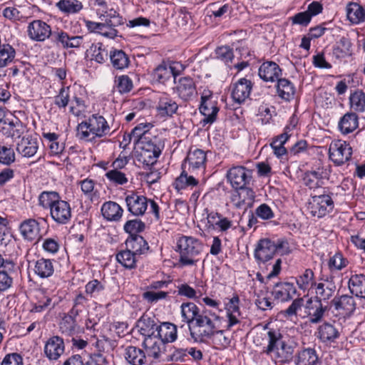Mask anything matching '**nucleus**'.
<instances>
[{
    "mask_svg": "<svg viewBox=\"0 0 365 365\" xmlns=\"http://www.w3.org/2000/svg\"><path fill=\"white\" fill-rule=\"evenodd\" d=\"M330 304L339 316H350L356 309L354 299L348 294L335 296Z\"/></svg>",
    "mask_w": 365,
    "mask_h": 365,
    "instance_id": "4468645a",
    "label": "nucleus"
},
{
    "mask_svg": "<svg viewBox=\"0 0 365 365\" xmlns=\"http://www.w3.org/2000/svg\"><path fill=\"white\" fill-rule=\"evenodd\" d=\"M23 125L16 117L6 118L2 123L1 132L4 135L11 138H19L23 133Z\"/></svg>",
    "mask_w": 365,
    "mask_h": 365,
    "instance_id": "7c9ffc66",
    "label": "nucleus"
},
{
    "mask_svg": "<svg viewBox=\"0 0 365 365\" xmlns=\"http://www.w3.org/2000/svg\"><path fill=\"white\" fill-rule=\"evenodd\" d=\"M65 352V343L58 336H53L45 342L43 354L50 361H57Z\"/></svg>",
    "mask_w": 365,
    "mask_h": 365,
    "instance_id": "2eb2a0df",
    "label": "nucleus"
},
{
    "mask_svg": "<svg viewBox=\"0 0 365 365\" xmlns=\"http://www.w3.org/2000/svg\"><path fill=\"white\" fill-rule=\"evenodd\" d=\"M240 299L237 295L233 296L225 304L226 317L228 319L227 328L230 329L232 327L240 323V317L241 315L240 309Z\"/></svg>",
    "mask_w": 365,
    "mask_h": 365,
    "instance_id": "5701e85b",
    "label": "nucleus"
},
{
    "mask_svg": "<svg viewBox=\"0 0 365 365\" xmlns=\"http://www.w3.org/2000/svg\"><path fill=\"white\" fill-rule=\"evenodd\" d=\"M152 76L153 80L160 83H165L173 76L168 65L162 63L158 65L153 71Z\"/></svg>",
    "mask_w": 365,
    "mask_h": 365,
    "instance_id": "4d7b16f0",
    "label": "nucleus"
},
{
    "mask_svg": "<svg viewBox=\"0 0 365 365\" xmlns=\"http://www.w3.org/2000/svg\"><path fill=\"white\" fill-rule=\"evenodd\" d=\"M19 230L24 239L28 241H37L41 237L40 224L35 219L24 220L19 226Z\"/></svg>",
    "mask_w": 365,
    "mask_h": 365,
    "instance_id": "6ab92c4d",
    "label": "nucleus"
},
{
    "mask_svg": "<svg viewBox=\"0 0 365 365\" xmlns=\"http://www.w3.org/2000/svg\"><path fill=\"white\" fill-rule=\"evenodd\" d=\"M98 14L100 15V18L102 20H104V22L113 26H118L124 24V19L120 15L118 11L113 8L108 9L107 7L106 9L102 10V12H98Z\"/></svg>",
    "mask_w": 365,
    "mask_h": 365,
    "instance_id": "603ef678",
    "label": "nucleus"
},
{
    "mask_svg": "<svg viewBox=\"0 0 365 365\" xmlns=\"http://www.w3.org/2000/svg\"><path fill=\"white\" fill-rule=\"evenodd\" d=\"M315 284L317 300L328 301L331 297H335L334 294L336 289L335 283L332 280V277L324 279V282Z\"/></svg>",
    "mask_w": 365,
    "mask_h": 365,
    "instance_id": "b1692460",
    "label": "nucleus"
},
{
    "mask_svg": "<svg viewBox=\"0 0 365 365\" xmlns=\"http://www.w3.org/2000/svg\"><path fill=\"white\" fill-rule=\"evenodd\" d=\"M352 153L350 144L343 140H333L329 146V158L337 166L349 162L351 158Z\"/></svg>",
    "mask_w": 365,
    "mask_h": 365,
    "instance_id": "423d86ee",
    "label": "nucleus"
},
{
    "mask_svg": "<svg viewBox=\"0 0 365 365\" xmlns=\"http://www.w3.org/2000/svg\"><path fill=\"white\" fill-rule=\"evenodd\" d=\"M194 174H191L185 169L183 167V170L182 171L180 176H178L175 182L174 187L178 190H182L187 188H192L198 185V180H197L194 176Z\"/></svg>",
    "mask_w": 365,
    "mask_h": 365,
    "instance_id": "ea45409f",
    "label": "nucleus"
},
{
    "mask_svg": "<svg viewBox=\"0 0 365 365\" xmlns=\"http://www.w3.org/2000/svg\"><path fill=\"white\" fill-rule=\"evenodd\" d=\"M56 304L55 302H53L51 297L41 294V296L38 297L37 302L34 305L32 311L34 312H42L46 309L53 308Z\"/></svg>",
    "mask_w": 365,
    "mask_h": 365,
    "instance_id": "338daca9",
    "label": "nucleus"
},
{
    "mask_svg": "<svg viewBox=\"0 0 365 365\" xmlns=\"http://www.w3.org/2000/svg\"><path fill=\"white\" fill-rule=\"evenodd\" d=\"M29 37L36 41H44L53 35L51 26L42 20H34L27 27Z\"/></svg>",
    "mask_w": 365,
    "mask_h": 365,
    "instance_id": "ddd939ff",
    "label": "nucleus"
},
{
    "mask_svg": "<svg viewBox=\"0 0 365 365\" xmlns=\"http://www.w3.org/2000/svg\"><path fill=\"white\" fill-rule=\"evenodd\" d=\"M58 10L66 15H72L79 13L83 8V5L79 0H60L56 4Z\"/></svg>",
    "mask_w": 365,
    "mask_h": 365,
    "instance_id": "49530a36",
    "label": "nucleus"
},
{
    "mask_svg": "<svg viewBox=\"0 0 365 365\" xmlns=\"http://www.w3.org/2000/svg\"><path fill=\"white\" fill-rule=\"evenodd\" d=\"M293 353V347L283 341V342L272 354V356H269L274 359L277 362L284 363L289 361L292 359Z\"/></svg>",
    "mask_w": 365,
    "mask_h": 365,
    "instance_id": "09e8293b",
    "label": "nucleus"
},
{
    "mask_svg": "<svg viewBox=\"0 0 365 365\" xmlns=\"http://www.w3.org/2000/svg\"><path fill=\"white\" fill-rule=\"evenodd\" d=\"M359 127V117L355 113H345L338 122V129L342 135L353 133Z\"/></svg>",
    "mask_w": 365,
    "mask_h": 365,
    "instance_id": "c85d7f7f",
    "label": "nucleus"
},
{
    "mask_svg": "<svg viewBox=\"0 0 365 365\" xmlns=\"http://www.w3.org/2000/svg\"><path fill=\"white\" fill-rule=\"evenodd\" d=\"M145 223L139 219L130 220L125 222L123 226L124 231L130 235V237L138 236V233L144 231Z\"/></svg>",
    "mask_w": 365,
    "mask_h": 365,
    "instance_id": "680f3d73",
    "label": "nucleus"
},
{
    "mask_svg": "<svg viewBox=\"0 0 365 365\" xmlns=\"http://www.w3.org/2000/svg\"><path fill=\"white\" fill-rule=\"evenodd\" d=\"M200 313L201 311L199 307L193 302H183L180 305V314L182 322L187 324L189 327L193 323Z\"/></svg>",
    "mask_w": 365,
    "mask_h": 365,
    "instance_id": "58836bf2",
    "label": "nucleus"
},
{
    "mask_svg": "<svg viewBox=\"0 0 365 365\" xmlns=\"http://www.w3.org/2000/svg\"><path fill=\"white\" fill-rule=\"evenodd\" d=\"M109 182L115 185H123L128 182L127 174L122 170H109L105 174Z\"/></svg>",
    "mask_w": 365,
    "mask_h": 365,
    "instance_id": "0e129e2a",
    "label": "nucleus"
},
{
    "mask_svg": "<svg viewBox=\"0 0 365 365\" xmlns=\"http://www.w3.org/2000/svg\"><path fill=\"white\" fill-rule=\"evenodd\" d=\"M255 197V192L251 188L244 187L235 189L232 195L231 202L235 207L247 210L252 206Z\"/></svg>",
    "mask_w": 365,
    "mask_h": 365,
    "instance_id": "f3484780",
    "label": "nucleus"
},
{
    "mask_svg": "<svg viewBox=\"0 0 365 365\" xmlns=\"http://www.w3.org/2000/svg\"><path fill=\"white\" fill-rule=\"evenodd\" d=\"M277 92L282 99L289 101L294 96L295 87L288 79L279 78L277 80Z\"/></svg>",
    "mask_w": 365,
    "mask_h": 365,
    "instance_id": "a18cd8bd",
    "label": "nucleus"
},
{
    "mask_svg": "<svg viewBox=\"0 0 365 365\" xmlns=\"http://www.w3.org/2000/svg\"><path fill=\"white\" fill-rule=\"evenodd\" d=\"M227 178L235 189L242 188L250 185L252 172L244 166H235L228 170Z\"/></svg>",
    "mask_w": 365,
    "mask_h": 365,
    "instance_id": "1a4fd4ad",
    "label": "nucleus"
},
{
    "mask_svg": "<svg viewBox=\"0 0 365 365\" xmlns=\"http://www.w3.org/2000/svg\"><path fill=\"white\" fill-rule=\"evenodd\" d=\"M217 103L213 100L212 94L210 91H204L201 96L200 110L205 116L203 121L206 123H212L219 111Z\"/></svg>",
    "mask_w": 365,
    "mask_h": 365,
    "instance_id": "f8f14e48",
    "label": "nucleus"
},
{
    "mask_svg": "<svg viewBox=\"0 0 365 365\" xmlns=\"http://www.w3.org/2000/svg\"><path fill=\"white\" fill-rule=\"evenodd\" d=\"M56 261L50 259L41 258L34 262V272L41 279L51 277L55 270Z\"/></svg>",
    "mask_w": 365,
    "mask_h": 365,
    "instance_id": "bb28decb",
    "label": "nucleus"
},
{
    "mask_svg": "<svg viewBox=\"0 0 365 365\" xmlns=\"http://www.w3.org/2000/svg\"><path fill=\"white\" fill-rule=\"evenodd\" d=\"M348 19L354 24H359L365 21V8L356 2H351L346 6Z\"/></svg>",
    "mask_w": 365,
    "mask_h": 365,
    "instance_id": "37998d69",
    "label": "nucleus"
},
{
    "mask_svg": "<svg viewBox=\"0 0 365 365\" xmlns=\"http://www.w3.org/2000/svg\"><path fill=\"white\" fill-rule=\"evenodd\" d=\"M349 264L348 259L341 252H336L330 257L328 261V267L331 272L341 271Z\"/></svg>",
    "mask_w": 365,
    "mask_h": 365,
    "instance_id": "bf43d9fd",
    "label": "nucleus"
},
{
    "mask_svg": "<svg viewBox=\"0 0 365 365\" xmlns=\"http://www.w3.org/2000/svg\"><path fill=\"white\" fill-rule=\"evenodd\" d=\"M220 316L211 310L205 309L190 326V335L195 341L205 342L216 332Z\"/></svg>",
    "mask_w": 365,
    "mask_h": 365,
    "instance_id": "20e7f679",
    "label": "nucleus"
},
{
    "mask_svg": "<svg viewBox=\"0 0 365 365\" xmlns=\"http://www.w3.org/2000/svg\"><path fill=\"white\" fill-rule=\"evenodd\" d=\"M76 130L79 139L88 142L110 136L112 133L108 121L103 115L98 114H93L80 123Z\"/></svg>",
    "mask_w": 365,
    "mask_h": 365,
    "instance_id": "7ed1b4c3",
    "label": "nucleus"
},
{
    "mask_svg": "<svg viewBox=\"0 0 365 365\" xmlns=\"http://www.w3.org/2000/svg\"><path fill=\"white\" fill-rule=\"evenodd\" d=\"M108 51L101 43H92L86 50V55L98 63H103L108 58Z\"/></svg>",
    "mask_w": 365,
    "mask_h": 365,
    "instance_id": "8fccbe9b",
    "label": "nucleus"
},
{
    "mask_svg": "<svg viewBox=\"0 0 365 365\" xmlns=\"http://www.w3.org/2000/svg\"><path fill=\"white\" fill-rule=\"evenodd\" d=\"M16 57V51L9 43H4L0 46V67L4 68L11 63Z\"/></svg>",
    "mask_w": 365,
    "mask_h": 365,
    "instance_id": "6e6d98bb",
    "label": "nucleus"
},
{
    "mask_svg": "<svg viewBox=\"0 0 365 365\" xmlns=\"http://www.w3.org/2000/svg\"><path fill=\"white\" fill-rule=\"evenodd\" d=\"M207 153L201 149L190 150L182 165L191 174L199 175L204 173L206 168Z\"/></svg>",
    "mask_w": 365,
    "mask_h": 365,
    "instance_id": "6e6552de",
    "label": "nucleus"
},
{
    "mask_svg": "<svg viewBox=\"0 0 365 365\" xmlns=\"http://www.w3.org/2000/svg\"><path fill=\"white\" fill-rule=\"evenodd\" d=\"M252 83L246 78H241L231 83L230 90L233 101L237 104L244 103L250 96Z\"/></svg>",
    "mask_w": 365,
    "mask_h": 365,
    "instance_id": "9b49d317",
    "label": "nucleus"
},
{
    "mask_svg": "<svg viewBox=\"0 0 365 365\" xmlns=\"http://www.w3.org/2000/svg\"><path fill=\"white\" fill-rule=\"evenodd\" d=\"M267 346L263 349V353L272 356L274 351L283 342L282 335L279 330L269 329L267 331Z\"/></svg>",
    "mask_w": 365,
    "mask_h": 365,
    "instance_id": "de8ad7c7",
    "label": "nucleus"
},
{
    "mask_svg": "<svg viewBox=\"0 0 365 365\" xmlns=\"http://www.w3.org/2000/svg\"><path fill=\"white\" fill-rule=\"evenodd\" d=\"M297 365H319V358L315 349L307 348L298 353Z\"/></svg>",
    "mask_w": 365,
    "mask_h": 365,
    "instance_id": "3c124183",
    "label": "nucleus"
},
{
    "mask_svg": "<svg viewBox=\"0 0 365 365\" xmlns=\"http://www.w3.org/2000/svg\"><path fill=\"white\" fill-rule=\"evenodd\" d=\"M137 327L139 332L145 337L155 336L158 325L155 319L143 314L137 322Z\"/></svg>",
    "mask_w": 365,
    "mask_h": 365,
    "instance_id": "c9c22d12",
    "label": "nucleus"
},
{
    "mask_svg": "<svg viewBox=\"0 0 365 365\" xmlns=\"http://www.w3.org/2000/svg\"><path fill=\"white\" fill-rule=\"evenodd\" d=\"M133 87V81L126 76L122 75L115 78V88L120 93H129Z\"/></svg>",
    "mask_w": 365,
    "mask_h": 365,
    "instance_id": "69168bd1",
    "label": "nucleus"
},
{
    "mask_svg": "<svg viewBox=\"0 0 365 365\" xmlns=\"http://www.w3.org/2000/svg\"><path fill=\"white\" fill-rule=\"evenodd\" d=\"M202 250L201 243L192 237L182 236L177 241L176 251L180 254L179 262L182 266L195 265Z\"/></svg>",
    "mask_w": 365,
    "mask_h": 365,
    "instance_id": "39448f33",
    "label": "nucleus"
},
{
    "mask_svg": "<svg viewBox=\"0 0 365 365\" xmlns=\"http://www.w3.org/2000/svg\"><path fill=\"white\" fill-rule=\"evenodd\" d=\"M110 59L113 66L118 70L127 68L130 61L128 55L122 50H114L110 53Z\"/></svg>",
    "mask_w": 365,
    "mask_h": 365,
    "instance_id": "5fc2aeb1",
    "label": "nucleus"
},
{
    "mask_svg": "<svg viewBox=\"0 0 365 365\" xmlns=\"http://www.w3.org/2000/svg\"><path fill=\"white\" fill-rule=\"evenodd\" d=\"M334 202L329 194L313 195L309 201L308 209L311 215L319 218L332 212Z\"/></svg>",
    "mask_w": 365,
    "mask_h": 365,
    "instance_id": "0eeeda50",
    "label": "nucleus"
},
{
    "mask_svg": "<svg viewBox=\"0 0 365 365\" xmlns=\"http://www.w3.org/2000/svg\"><path fill=\"white\" fill-rule=\"evenodd\" d=\"M353 53L352 43L347 37H341L333 46L332 55L341 60L349 57Z\"/></svg>",
    "mask_w": 365,
    "mask_h": 365,
    "instance_id": "72a5a7b5",
    "label": "nucleus"
},
{
    "mask_svg": "<svg viewBox=\"0 0 365 365\" xmlns=\"http://www.w3.org/2000/svg\"><path fill=\"white\" fill-rule=\"evenodd\" d=\"M38 205L48 209L51 219L58 225H66L71 219V205L61 199L58 192L43 191L38 195Z\"/></svg>",
    "mask_w": 365,
    "mask_h": 365,
    "instance_id": "f03ea898",
    "label": "nucleus"
},
{
    "mask_svg": "<svg viewBox=\"0 0 365 365\" xmlns=\"http://www.w3.org/2000/svg\"><path fill=\"white\" fill-rule=\"evenodd\" d=\"M70 101V88L62 86L54 97V104L60 109L66 108Z\"/></svg>",
    "mask_w": 365,
    "mask_h": 365,
    "instance_id": "774afa93",
    "label": "nucleus"
},
{
    "mask_svg": "<svg viewBox=\"0 0 365 365\" xmlns=\"http://www.w3.org/2000/svg\"><path fill=\"white\" fill-rule=\"evenodd\" d=\"M327 309V307H323L322 302L317 299L314 301L308 299L305 304V313L312 324L320 322Z\"/></svg>",
    "mask_w": 365,
    "mask_h": 365,
    "instance_id": "412c9836",
    "label": "nucleus"
},
{
    "mask_svg": "<svg viewBox=\"0 0 365 365\" xmlns=\"http://www.w3.org/2000/svg\"><path fill=\"white\" fill-rule=\"evenodd\" d=\"M76 184L81 187L84 197L91 202L97 200L99 198V192L96 187V182L95 180L87 178L77 181Z\"/></svg>",
    "mask_w": 365,
    "mask_h": 365,
    "instance_id": "e433bc0d",
    "label": "nucleus"
},
{
    "mask_svg": "<svg viewBox=\"0 0 365 365\" xmlns=\"http://www.w3.org/2000/svg\"><path fill=\"white\" fill-rule=\"evenodd\" d=\"M276 253L274 240L268 238L260 240L255 250L254 257L258 264L265 263L273 258Z\"/></svg>",
    "mask_w": 365,
    "mask_h": 365,
    "instance_id": "dca6fc26",
    "label": "nucleus"
},
{
    "mask_svg": "<svg viewBox=\"0 0 365 365\" xmlns=\"http://www.w3.org/2000/svg\"><path fill=\"white\" fill-rule=\"evenodd\" d=\"M137 255L129 250H123L116 255V260L127 269H133L136 267Z\"/></svg>",
    "mask_w": 365,
    "mask_h": 365,
    "instance_id": "13d9d810",
    "label": "nucleus"
},
{
    "mask_svg": "<svg viewBox=\"0 0 365 365\" xmlns=\"http://www.w3.org/2000/svg\"><path fill=\"white\" fill-rule=\"evenodd\" d=\"M163 343L156 336L145 337L142 343V346L148 356V360L151 363V359H158L161 354Z\"/></svg>",
    "mask_w": 365,
    "mask_h": 365,
    "instance_id": "cd10ccee",
    "label": "nucleus"
},
{
    "mask_svg": "<svg viewBox=\"0 0 365 365\" xmlns=\"http://www.w3.org/2000/svg\"><path fill=\"white\" fill-rule=\"evenodd\" d=\"M317 336L324 343H331L339 337V332L334 325L324 323L318 328Z\"/></svg>",
    "mask_w": 365,
    "mask_h": 365,
    "instance_id": "a19ab883",
    "label": "nucleus"
},
{
    "mask_svg": "<svg viewBox=\"0 0 365 365\" xmlns=\"http://www.w3.org/2000/svg\"><path fill=\"white\" fill-rule=\"evenodd\" d=\"M282 75V69L273 61L264 62L259 68V76L264 81L274 82Z\"/></svg>",
    "mask_w": 365,
    "mask_h": 365,
    "instance_id": "393cba45",
    "label": "nucleus"
},
{
    "mask_svg": "<svg viewBox=\"0 0 365 365\" xmlns=\"http://www.w3.org/2000/svg\"><path fill=\"white\" fill-rule=\"evenodd\" d=\"M175 92L184 101H190L197 93L195 83L190 77H181L178 81H175Z\"/></svg>",
    "mask_w": 365,
    "mask_h": 365,
    "instance_id": "a211bd4d",
    "label": "nucleus"
},
{
    "mask_svg": "<svg viewBox=\"0 0 365 365\" xmlns=\"http://www.w3.org/2000/svg\"><path fill=\"white\" fill-rule=\"evenodd\" d=\"M127 249L135 255L145 254L149 249L146 240L140 235L129 237L125 242Z\"/></svg>",
    "mask_w": 365,
    "mask_h": 365,
    "instance_id": "79ce46f5",
    "label": "nucleus"
},
{
    "mask_svg": "<svg viewBox=\"0 0 365 365\" xmlns=\"http://www.w3.org/2000/svg\"><path fill=\"white\" fill-rule=\"evenodd\" d=\"M177 289L178 295L185 297L190 299L195 300L198 302H200L199 299L206 292L204 286H201V289H195L187 283L178 285Z\"/></svg>",
    "mask_w": 365,
    "mask_h": 365,
    "instance_id": "c03bdc74",
    "label": "nucleus"
},
{
    "mask_svg": "<svg viewBox=\"0 0 365 365\" xmlns=\"http://www.w3.org/2000/svg\"><path fill=\"white\" fill-rule=\"evenodd\" d=\"M329 172L323 166H319L314 170L305 173L303 178L304 183L310 189H315L320 186L322 180L327 178Z\"/></svg>",
    "mask_w": 365,
    "mask_h": 365,
    "instance_id": "4be33fe9",
    "label": "nucleus"
},
{
    "mask_svg": "<svg viewBox=\"0 0 365 365\" xmlns=\"http://www.w3.org/2000/svg\"><path fill=\"white\" fill-rule=\"evenodd\" d=\"M125 201L128 211L135 217L143 216L148 209L149 199L130 191L125 194Z\"/></svg>",
    "mask_w": 365,
    "mask_h": 365,
    "instance_id": "9d476101",
    "label": "nucleus"
},
{
    "mask_svg": "<svg viewBox=\"0 0 365 365\" xmlns=\"http://www.w3.org/2000/svg\"><path fill=\"white\" fill-rule=\"evenodd\" d=\"M348 287L352 294L365 299V274H352L349 278Z\"/></svg>",
    "mask_w": 365,
    "mask_h": 365,
    "instance_id": "4c0bfd02",
    "label": "nucleus"
},
{
    "mask_svg": "<svg viewBox=\"0 0 365 365\" xmlns=\"http://www.w3.org/2000/svg\"><path fill=\"white\" fill-rule=\"evenodd\" d=\"M302 307L305 308L304 300L303 298H297L292 301L289 307L281 312L282 315L287 319H292L296 317L299 311L302 310Z\"/></svg>",
    "mask_w": 365,
    "mask_h": 365,
    "instance_id": "052dcab7",
    "label": "nucleus"
},
{
    "mask_svg": "<svg viewBox=\"0 0 365 365\" xmlns=\"http://www.w3.org/2000/svg\"><path fill=\"white\" fill-rule=\"evenodd\" d=\"M38 148V141L36 138L30 137L22 138L16 145L17 152L23 157H33Z\"/></svg>",
    "mask_w": 365,
    "mask_h": 365,
    "instance_id": "473e14b6",
    "label": "nucleus"
},
{
    "mask_svg": "<svg viewBox=\"0 0 365 365\" xmlns=\"http://www.w3.org/2000/svg\"><path fill=\"white\" fill-rule=\"evenodd\" d=\"M152 123H141L137 125L129 134V142L133 141L140 150L138 160L146 167L156 163L163 149V142L150 133Z\"/></svg>",
    "mask_w": 365,
    "mask_h": 365,
    "instance_id": "f257e3e1",
    "label": "nucleus"
},
{
    "mask_svg": "<svg viewBox=\"0 0 365 365\" xmlns=\"http://www.w3.org/2000/svg\"><path fill=\"white\" fill-rule=\"evenodd\" d=\"M351 108L356 112L365 111V93L361 91H356L349 97Z\"/></svg>",
    "mask_w": 365,
    "mask_h": 365,
    "instance_id": "e2e57ef3",
    "label": "nucleus"
},
{
    "mask_svg": "<svg viewBox=\"0 0 365 365\" xmlns=\"http://www.w3.org/2000/svg\"><path fill=\"white\" fill-rule=\"evenodd\" d=\"M297 289L292 283L280 282L274 285L272 294L275 299L280 302H287L292 299Z\"/></svg>",
    "mask_w": 365,
    "mask_h": 365,
    "instance_id": "a878e982",
    "label": "nucleus"
},
{
    "mask_svg": "<svg viewBox=\"0 0 365 365\" xmlns=\"http://www.w3.org/2000/svg\"><path fill=\"white\" fill-rule=\"evenodd\" d=\"M101 212L107 220L118 222L123 216V209L117 202L108 201L103 204Z\"/></svg>",
    "mask_w": 365,
    "mask_h": 365,
    "instance_id": "f704fd0d",
    "label": "nucleus"
},
{
    "mask_svg": "<svg viewBox=\"0 0 365 365\" xmlns=\"http://www.w3.org/2000/svg\"><path fill=\"white\" fill-rule=\"evenodd\" d=\"M78 315H73L71 312L65 315L59 324V329L62 334L67 336H72L76 332V317Z\"/></svg>",
    "mask_w": 365,
    "mask_h": 365,
    "instance_id": "864d4df0",
    "label": "nucleus"
},
{
    "mask_svg": "<svg viewBox=\"0 0 365 365\" xmlns=\"http://www.w3.org/2000/svg\"><path fill=\"white\" fill-rule=\"evenodd\" d=\"M125 361L130 365H145L150 364L148 356L145 351L135 346H128L124 349L123 353Z\"/></svg>",
    "mask_w": 365,
    "mask_h": 365,
    "instance_id": "aec40b11",
    "label": "nucleus"
},
{
    "mask_svg": "<svg viewBox=\"0 0 365 365\" xmlns=\"http://www.w3.org/2000/svg\"><path fill=\"white\" fill-rule=\"evenodd\" d=\"M178 108V103L170 96L164 93L160 96L157 106L158 115L162 117L172 116Z\"/></svg>",
    "mask_w": 365,
    "mask_h": 365,
    "instance_id": "c756f323",
    "label": "nucleus"
},
{
    "mask_svg": "<svg viewBox=\"0 0 365 365\" xmlns=\"http://www.w3.org/2000/svg\"><path fill=\"white\" fill-rule=\"evenodd\" d=\"M163 344L172 343L177 339V327L170 322H163L158 325L155 335Z\"/></svg>",
    "mask_w": 365,
    "mask_h": 365,
    "instance_id": "2f4dec72",
    "label": "nucleus"
}]
</instances>
